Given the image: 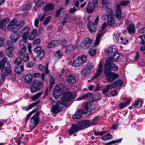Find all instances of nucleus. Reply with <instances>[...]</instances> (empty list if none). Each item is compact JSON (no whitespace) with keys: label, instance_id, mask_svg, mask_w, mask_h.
Listing matches in <instances>:
<instances>
[{"label":"nucleus","instance_id":"obj_1","mask_svg":"<svg viewBox=\"0 0 145 145\" xmlns=\"http://www.w3.org/2000/svg\"><path fill=\"white\" fill-rule=\"evenodd\" d=\"M73 98L71 93H65L62 97L61 101H58L55 105H52L50 111L53 113L59 112L65 107H67V103Z\"/></svg>","mask_w":145,"mask_h":145},{"label":"nucleus","instance_id":"obj_2","mask_svg":"<svg viewBox=\"0 0 145 145\" xmlns=\"http://www.w3.org/2000/svg\"><path fill=\"white\" fill-rule=\"evenodd\" d=\"M10 62L5 57H4L0 61V68H2L1 75L2 80L5 79L6 76L11 72Z\"/></svg>","mask_w":145,"mask_h":145},{"label":"nucleus","instance_id":"obj_3","mask_svg":"<svg viewBox=\"0 0 145 145\" xmlns=\"http://www.w3.org/2000/svg\"><path fill=\"white\" fill-rule=\"evenodd\" d=\"M129 1H121L120 3L117 4L116 7V16L119 20H121L123 17L121 16L122 13L121 10V6H125L129 3Z\"/></svg>","mask_w":145,"mask_h":145},{"label":"nucleus","instance_id":"obj_4","mask_svg":"<svg viewBox=\"0 0 145 145\" xmlns=\"http://www.w3.org/2000/svg\"><path fill=\"white\" fill-rule=\"evenodd\" d=\"M40 114L39 112H37L36 114L31 118L30 121V130L27 131L29 132L33 129L37 125L39 121V116Z\"/></svg>","mask_w":145,"mask_h":145},{"label":"nucleus","instance_id":"obj_5","mask_svg":"<svg viewBox=\"0 0 145 145\" xmlns=\"http://www.w3.org/2000/svg\"><path fill=\"white\" fill-rule=\"evenodd\" d=\"M118 69V67L113 63L107 60L104 65V71L111 72L110 71H117Z\"/></svg>","mask_w":145,"mask_h":145},{"label":"nucleus","instance_id":"obj_6","mask_svg":"<svg viewBox=\"0 0 145 145\" xmlns=\"http://www.w3.org/2000/svg\"><path fill=\"white\" fill-rule=\"evenodd\" d=\"M65 87L62 85V84L60 86H56L54 88L53 93L54 97L57 99L64 92Z\"/></svg>","mask_w":145,"mask_h":145},{"label":"nucleus","instance_id":"obj_7","mask_svg":"<svg viewBox=\"0 0 145 145\" xmlns=\"http://www.w3.org/2000/svg\"><path fill=\"white\" fill-rule=\"evenodd\" d=\"M87 58L86 55H80L73 61L72 63L73 66L76 67L83 65L86 62Z\"/></svg>","mask_w":145,"mask_h":145},{"label":"nucleus","instance_id":"obj_8","mask_svg":"<svg viewBox=\"0 0 145 145\" xmlns=\"http://www.w3.org/2000/svg\"><path fill=\"white\" fill-rule=\"evenodd\" d=\"M104 73L106 77V80L110 83L112 82L119 76L118 74L114 72L104 71Z\"/></svg>","mask_w":145,"mask_h":145},{"label":"nucleus","instance_id":"obj_9","mask_svg":"<svg viewBox=\"0 0 145 145\" xmlns=\"http://www.w3.org/2000/svg\"><path fill=\"white\" fill-rule=\"evenodd\" d=\"M106 26L107 24L106 23L104 22L103 23L101 27V30L99 31L97 36L94 43L95 46H97L99 43L100 38L105 33L104 30L106 27Z\"/></svg>","mask_w":145,"mask_h":145},{"label":"nucleus","instance_id":"obj_10","mask_svg":"<svg viewBox=\"0 0 145 145\" xmlns=\"http://www.w3.org/2000/svg\"><path fill=\"white\" fill-rule=\"evenodd\" d=\"M93 40L89 37L87 38L84 39L82 42L79 46L78 49H86L89 47L91 44Z\"/></svg>","mask_w":145,"mask_h":145},{"label":"nucleus","instance_id":"obj_11","mask_svg":"<svg viewBox=\"0 0 145 145\" xmlns=\"http://www.w3.org/2000/svg\"><path fill=\"white\" fill-rule=\"evenodd\" d=\"M5 48L6 49L7 54H12L13 53L14 48L12 43L9 40H7L5 43Z\"/></svg>","mask_w":145,"mask_h":145},{"label":"nucleus","instance_id":"obj_12","mask_svg":"<svg viewBox=\"0 0 145 145\" xmlns=\"http://www.w3.org/2000/svg\"><path fill=\"white\" fill-rule=\"evenodd\" d=\"M77 123L80 130L83 129L91 125V121L89 120L82 121Z\"/></svg>","mask_w":145,"mask_h":145},{"label":"nucleus","instance_id":"obj_13","mask_svg":"<svg viewBox=\"0 0 145 145\" xmlns=\"http://www.w3.org/2000/svg\"><path fill=\"white\" fill-rule=\"evenodd\" d=\"M30 28L28 26H26L22 29L20 31L22 37L27 38V37L30 33Z\"/></svg>","mask_w":145,"mask_h":145},{"label":"nucleus","instance_id":"obj_14","mask_svg":"<svg viewBox=\"0 0 145 145\" xmlns=\"http://www.w3.org/2000/svg\"><path fill=\"white\" fill-rule=\"evenodd\" d=\"M17 22V20L14 19L11 20L8 24L7 28V29L9 31H11L13 32H16L17 31H14V29L16 28L15 23Z\"/></svg>","mask_w":145,"mask_h":145},{"label":"nucleus","instance_id":"obj_15","mask_svg":"<svg viewBox=\"0 0 145 145\" xmlns=\"http://www.w3.org/2000/svg\"><path fill=\"white\" fill-rule=\"evenodd\" d=\"M79 129L77 123L72 124L71 129L68 131V133L69 135H71L77 132Z\"/></svg>","mask_w":145,"mask_h":145},{"label":"nucleus","instance_id":"obj_16","mask_svg":"<svg viewBox=\"0 0 145 145\" xmlns=\"http://www.w3.org/2000/svg\"><path fill=\"white\" fill-rule=\"evenodd\" d=\"M98 69L95 75L92 78H95L101 75L103 72V65L101 61H100L98 66Z\"/></svg>","mask_w":145,"mask_h":145},{"label":"nucleus","instance_id":"obj_17","mask_svg":"<svg viewBox=\"0 0 145 145\" xmlns=\"http://www.w3.org/2000/svg\"><path fill=\"white\" fill-rule=\"evenodd\" d=\"M33 75L29 73L26 74L24 78L25 82L27 84L31 85L32 82Z\"/></svg>","mask_w":145,"mask_h":145},{"label":"nucleus","instance_id":"obj_18","mask_svg":"<svg viewBox=\"0 0 145 145\" xmlns=\"http://www.w3.org/2000/svg\"><path fill=\"white\" fill-rule=\"evenodd\" d=\"M88 28L89 31L91 33L95 32L96 31V28L93 23L91 22H89L88 24Z\"/></svg>","mask_w":145,"mask_h":145},{"label":"nucleus","instance_id":"obj_19","mask_svg":"<svg viewBox=\"0 0 145 145\" xmlns=\"http://www.w3.org/2000/svg\"><path fill=\"white\" fill-rule=\"evenodd\" d=\"M76 48L75 46L73 44L69 45L66 46L65 49V54H70L71 52L74 50Z\"/></svg>","mask_w":145,"mask_h":145},{"label":"nucleus","instance_id":"obj_20","mask_svg":"<svg viewBox=\"0 0 145 145\" xmlns=\"http://www.w3.org/2000/svg\"><path fill=\"white\" fill-rule=\"evenodd\" d=\"M93 106L92 102H87L85 104L84 107L88 112H91V110L94 109V108L93 107Z\"/></svg>","mask_w":145,"mask_h":145},{"label":"nucleus","instance_id":"obj_21","mask_svg":"<svg viewBox=\"0 0 145 145\" xmlns=\"http://www.w3.org/2000/svg\"><path fill=\"white\" fill-rule=\"evenodd\" d=\"M24 67L22 65L16 66L14 68V72L18 74H20L24 71Z\"/></svg>","mask_w":145,"mask_h":145},{"label":"nucleus","instance_id":"obj_22","mask_svg":"<svg viewBox=\"0 0 145 145\" xmlns=\"http://www.w3.org/2000/svg\"><path fill=\"white\" fill-rule=\"evenodd\" d=\"M66 82L69 84H72L76 81V78L74 76L70 75L66 80Z\"/></svg>","mask_w":145,"mask_h":145},{"label":"nucleus","instance_id":"obj_23","mask_svg":"<svg viewBox=\"0 0 145 145\" xmlns=\"http://www.w3.org/2000/svg\"><path fill=\"white\" fill-rule=\"evenodd\" d=\"M34 3L35 5L34 8L35 10H37V8L41 7L44 4V2L42 0H34Z\"/></svg>","mask_w":145,"mask_h":145},{"label":"nucleus","instance_id":"obj_24","mask_svg":"<svg viewBox=\"0 0 145 145\" xmlns=\"http://www.w3.org/2000/svg\"><path fill=\"white\" fill-rule=\"evenodd\" d=\"M25 22L24 21H22L17 22L15 24L16 28L14 29V31H17L21 28L25 24Z\"/></svg>","mask_w":145,"mask_h":145},{"label":"nucleus","instance_id":"obj_25","mask_svg":"<svg viewBox=\"0 0 145 145\" xmlns=\"http://www.w3.org/2000/svg\"><path fill=\"white\" fill-rule=\"evenodd\" d=\"M84 112L83 109H80L77 111L75 114L73 116L74 119H79L82 116V114Z\"/></svg>","mask_w":145,"mask_h":145},{"label":"nucleus","instance_id":"obj_26","mask_svg":"<svg viewBox=\"0 0 145 145\" xmlns=\"http://www.w3.org/2000/svg\"><path fill=\"white\" fill-rule=\"evenodd\" d=\"M54 5L53 3H49L43 8L44 11L47 12L52 10L54 8Z\"/></svg>","mask_w":145,"mask_h":145},{"label":"nucleus","instance_id":"obj_27","mask_svg":"<svg viewBox=\"0 0 145 145\" xmlns=\"http://www.w3.org/2000/svg\"><path fill=\"white\" fill-rule=\"evenodd\" d=\"M143 103V101L141 100H137L135 102V104L132 106V107L133 108H140L142 106Z\"/></svg>","mask_w":145,"mask_h":145},{"label":"nucleus","instance_id":"obj_28","mask_svg":"<svg viewBox=\"0 0 145 145\" xmlns=\"http://www.w3.org/2000/svg\"><path fill=\"white\" fill-rule=\"evenodd\" d=\"M95 8L94 7L91 6V2H89L86 8V10L88 13H91L93 12Z\"/></svg>","mask_w":145,"mask_h":145},{"label":"nucleus","instance_id":"obj_29","mask_svg":"<svg viewBox=\"0 0 145 145\" xmlns=\"http://www.w3.org/2000/svg\"><path fill=\"white\" fill-rule=\"evenodd\" d=\"M82 75L84 77H86L88 76L91 73L84 67L82 70L81 72Z\"/></svg>","mask_w":145,"mask_h":145},{"label":"nucleus","instance_id":"obj_30","mask_svg":"<svg viewBox=\"0 0 145 145\" xmlns=\"http://www.w3.org/2000/svg\"><path fill=\"white\" fill-rule=\"evenodd\" d=\"M59 44L57 40H53L49 42L47 45V47L50 48L57 46Z\"/></svg>","mask_w":145,"mask_h":145},{"label":"nucleus","instance_id":"obj_31","mask_svg":"<svg viewBox=\"0 0 145 145\" xmlns=\"http://www.w3.org/2000/svg\"><path fill=\"white\" fill-rule=\"evenodd\" d=\"M34 51L36 54H38L40 51V54H44L45 52L44 50H41L40 46H38L35 48Z\"/></svg>","mask_w":145,"mask_h":145},{"label":"nucleus","instance_id":"obj_32","mask_svg":"<svg viewBox=\"0 0 145 145\" xmlns=\"http://www.w3.org/2000/svg\"><path fill=\"white\" fill-rule=\"evenodd\" d=\"M33 84L39 90L40 89L42 88L43 86V84L40 81L36 80L33 82Z\"/></svg>","mask_w":145,"mask_h":145},{"label":"nucleus","instance_id":"obj_33","mask_svg":"<svg viewBox=\"0 0 145 145\" xmlns=\"http://www.w3.org/2000/svg\"><path fill=\"white\" fill-rule=\"evenodd\" d=\"M115 39H116V40L117 42H118L119 43H122L123 41V38L121 37L120 38V35L121 34L117 32L115 33Z\"/></svg>","mask_w":145,"mask_h":145},{"label":"nucleus","instance_id":"obj_34","mask_svg":"<svg viewBox=\"0 0 145 145\" xmlns=\"http://www.w3.org/2000/svg\"><path fill=\"white\" fill-rule=\"evenodd\" d=\"M108 19V24L109 25H112L115 23V20L113 15H110Z\"/></svg>","mask_w":145,"mask_h":145},{"label":"nucleus","instance_id":"obj_35","mask_svg":"<svg viewBox=\"0 0 145 145\" xmlns=\"http://www.w3.org/2000/svg\"><path fill=\"white\" fill-rule=\"evenodd\" d=\"M10 38L12 41V43L16 42L19 38V37L16 34H12L10 36Z\"/></svg>","mask_w":145,"mask_h":145},{"label":"nucleus","instance_id":"obj_36","mask_svg":"<svg viewBox=\"0 0 145 145\" xmlns=\"http://www.w3.org/2000/svg\"><path fill=\"white\" fill-rule=\"evenodd\" d=\"M38 103V101L34 103L29 105L28 107H23L22 108L23 110H25L26 111L28 110L33 108L34 106L36 105Z\"/></svg>","mask_w":145,"mask_h":145},{"label":"nucleus","instance_id":"obj_37","mask_svg":"<svg viewBox=\"0 0 145 145\" xmlns=\"http://www.w3.org/2000/svg\"><path fill=\"white\" fill-rule=\"evenodd\" d=\"M22 37V39L20 40L19 43V46L20 47H24V46L27 41V38L24 37Z\"/></svg>","mask_w":145,"mask_h":145},{"label":"nucleus","instance_id":"obj_38","mask_svg":"<svg viewBox=\"0 0 145 145\" xmlns=\"http://www.w3.org/2000/svg\"><path fill=\"white\" fill-rule=\"evenodd\" d=\"M84 67L89 71L91 72L92 70L94 68V66L93 65L92 63H88Z\"/></svg>","mask_w":145,"mask_h":145},{"label":"nucleus","instance_id":"obj_39","mask_svg":"<svg viewBox=\"0 0 145 145\" xmlns=\"http://www.w3.org/2000/svg\"><path fill=\"white\" fill-rule=\"evenodd\" d=\"M127 27L129 33H133L135 31V27L133 24H130Z\"/></svg>","mask_w":145,"mask_h":145},{"label":"nucleus","instance_id":"obj_40","mask_svg":"<svg viewBox=\"0 0 145 145\" xmlns=\"http://www.w3.org/2000/svg\"><path fill=\"white\" fill-rule=\"evenodd\" d=\"M43 91H42L41 92L37 93L36 95H34L31 97V99L33 101H35L42 94Z\"/></svg>","mask_w":145,"mask_h":145},{"label":"nucleus","instance_id":"obj_41","mask_svg":"<svg viewBox=\"0 0 145 145\" xmlns=\"http://www.w3.org/2000/svg\"><path fill=\"white\" fill-rule=\"evenodd\" d=\"M7 19H5L2 20L0 22V29H2L3 27L5 26L8 21H7Z\"/></svg>","mask_w":145,"mask_h":145},{"label":"nucleus","instance_id":"obj_42","mask_svg":"<svg viewBox=\"0 0 145 145\" xmlns=\"http://www.w3.org/2000/svg\"><path fill=\"white\" fill-rule=\"evenodd\" d=\"M130 99H129L127 101L120 103V108L121 109L123 108L125 106H127L130 103Z\"/></svg>","mask_w":145,"mask_h":145},{"label":"nucleus","instance_id":"obj_43","mask_svg":"<svg viewBox=\"0 0 145 145\" xmlns=\"http://www.w3.org/2000/svg\"><path fill=\"white\" fill-rule=\"evenodd\" d=\"M92 47L90 48V49L89 51V54H95L96 53L97 50L96 48L95 47L96 46Z\"/></svg>","mask_w":145,"mask_h":145},{"label":"nucleus","instance_id":"obj_44","mask_svg":"<svg viewBox=\"0 0 145 145\" xmlns=\"http://www.w3.org/2000/svg\"><path fill=\"white\" fill-rule=\"evenodd\" d=\"M112 138V135L109 133H108L106 135L103 137H102V140H106L111 139Z\"/></svg>","mask_w":145,"mask_h":145},{"label":"nucleus","instance_id":"obj_45","mask_svg":"<svg viewBox=\"0 0 145 145\" xmlns=\"http://www.w3.org/2000/svg\"><path fill=\"white\" fill-rule=\"evenodd\" d=\"M22 61V58L21 57H18L16 58L14 61L15 64L17 65H19L21 64Z\"/></svg>","mask_w":145,"mask_h":145},{"label":"nucleus","instance_id":"obj_46","mask_svg":"<svg viewBox=\"0 0 145 145\" xmlns=\"http://www.w3.org/2000/svg\"><path fill=\"white\" fill-rule=\"evenodd\" d=\"M116 55H112V56L108 58V60L110 61H114L115 62L118 59L119 56H118L115 58Z\"/></svg>","mask_w":145,"mask_h":145},{"label":"nucleus","instance_id":"obj_47","mask_svg":"<svg viewBox=\"0 0 145 145\" xmlns=\"http://www.w3.org/2000/svg\"><path fill=\"white\" fill-rule=\"evenodd\" d=\"M92 94L91 93H88L85 94L83 95L81 97L78 98V100H81L83 99H86L87 98L91 96Z\"/></svg>","mask_w":145,"mask_h":145},{"label":"nucleus","instance_id":"obj_48","mask_svg":"<svg viewBox=\"0 0 145 145\" xmlns=\"http://www.w3.org/2000/svg\"><path fill=\"white\" fill-rule=\"evenodd\" d=\"M113 52V49L112 48L109 47L108 48L106 49L105 50V54H111Z\"/></svg>","mask_w":145,"mask_h":145},{"label":"nucleus","instance_id":"obj_49","mask_svg":"<svg viewBox=\"0 0 145 145\" xmlns=\"http://www.w3.org/2000/svg\"><path fill=\"white\" fill-rule=\"evenodd\" d=\"M108 0H102V8L105 9L107 7Z\"/></svg>","mask_w":145,"mask_h":145},{"label":"nucleus","instance_id":"obj_50","mask_svg":"<svg viewBox=\"0 0 145 145\" xmlns=\"http://www.w3.org/2000/svg\"><path fill=\"white\" fill-rule=\"evenodd\" d=\"M22 8L23 9L25 10H28L31 9V5L29 4H26L24 5Z\"/></svg>","mask_w":145,"mask_h":145},{"label":"nucleus","instance_id":"obj_51","mask_svg":"<svg viewBox=\"0 0 145 145\" xmlns=\"http://www.w3.org/2000/svg\"><path fill=\"white\" fill-rule=\"evenodd\" d=\"M115 86H121L123 85V83L122 81L120 80H118L114 82Z\"/></svg>","mask_w":145,"mask_h":145},{"label":"nucleus","instance_id":"obj_52","mask_svg":"<svg viewBox=\"0 0 145 145\" xmlns=\"http://www.w3.org/2000/svg\"><path fill=\"white\" fill-rule=\"evenodd\" d=\"M108 5L107 6V7L105 9H103L102 7V8L104 10H106L107 11V13H108V15H113V11L112 9H111L110 8H108Z\"/></svg>","mask_w":145,"mask_h":145},{"label":"nucleus","instance_id":"obj_53","mask_svg":"<svg viewBox=\"0 0 145 145\" xmlns=\"http://www.w3.org/2000/svg\"><path fill=\"white\" fill-rule=\"evenodd\" d=\"M31 92L34 93L37 91L39 89L33 84L31 87L30 88Z\"/></svg>","mask_w":145,"mask_h":145},{"label":"nucleus","instance_id":"obj_54","mask_svg":"<svg viewBox=\"0 0 145 145\" xmlns=\"http://www.w3.org/2000/svg\"><path fill=\"white\" fill-rule=\"evenodd\" d=\"M26 50V47H24L19 51V54H23L25 52Z\"/></svg>","mask_w":145,"mask_h":145},{"label":"nucleus","instance_id":"obj_55","mask_svg":"<svg viewBox=\"0 0 145 145\" xmlns=\"http://www.w3.org/2000/svg\"><path fill=\"white\" fill-rule=\"evenodd\" d=\"M51 17L50 16H48L45 18L44 21L43 22V24L46 25V26L47 24L48 23L49 21L50 20Z\"/></svg>","mask_w":145,"mask_h":145},{"label":"nucleus","instance_id":"obj_56","mask_svg":"<svg viewBox=\"0 0 145 145\" xmlns=\"http://www.w3.org/2000/svg\"><path fill=\"white\" fill-rule=\"evenodd\" d=\"M98 121V118L97 117H95L91 121V125H94L96 124L97 123Z\"/></svg>","mask_w":145,"mask_h":145},{"label":"nucleus","instance_id":"obj_57","mask_svg":"<svg viewBox=\"0 0 145 145\" xmlns=\"http://www.w3.org/2000/svg\"><path fill=\"white\" fill-rule=\"evenodd\" d=\"M5 39L2 37H0V47L3 46L4 44Z\"/></svg>","mask_w":145,"mask_h":145},{"label":"nucleus","instance_id":"obj_58","mask_svg":"<svg viewBox=\"0 0 145 145\" xmlns=\"http://www.w3.org/2000/svg\"><path fill=\"white\" fill-rule=\"evenodd\" d=\"M106 131L103 132L95 131L94 132V134L95 135H102L106 133Z\"/></svg>","mask_w":145,"mask_h":145},{"label":"nucleus","instance_id":"obj_59","mask_svg":"<svg viewBox=\"0 0 145 145\" xmlns=\"http://www.w3.org/2000/svg\"><path fill=\"white\" fill-rule=\"evenodd\" d=\"M38 109V108H34L33 110L31 112H29L27 115V117L28 118H29Z\"/></svg>","mask_w":145,"mask_h":145},{"label":"nucleus","instance_id":"obj_60","mask_svg":"<svg viewBox=\"0 0 145 145\" xmlns=\"http://www.w3.org/2000/svg\"><path fill=\"white\" fill-rule=\"evenodd\" d=\"M33 63L32 62H29L26 65V67L27 68H31L33 66Z\"/></svg>","mask_w":145,"mask_h":145},{"label":"nucleus","instance_id":"obj_61","mask_svg":"<svg viewBox=\"0 0 145 145\" xmlns=\"http://www.w3.org/2000/svg\"><path fill=\"white\" fill-rule=\"evenodd\" d=\"M109 90L110 89L112 88H114L115 86V85L114 82L106 86Z\"/></svg>","mask_w":145,"mask_h":145},{"label":"nucleus","instance_id":"obj_62","mask_svg":"<svg viewBox=\"0 0 145 145\" xmlns=\"http://www.w3.org/2000/svg\"><path fill=\"white\" fill-rule=\"evenodd\" d=\"M98 0H93L92 2L93 6L94 8H96L97 6L98 5Z\"/></svg>","mask_w":145,"mask_h":145},{"label":"nucleus","instance_id":"obj_63","mask_svg":"<svg viewBox=\"0 0 145 145\" xmlns=\"http://www.w3.org/2000/svg\"><path fill=\"white\" fill-rule=\"evenodd\" d=\"M63 7L60 8L58 10H56V16L57 17L59 15L61 11L63 10Z\"/></svg>","mask_w":145,"mask_h":145},{"label":"nucleus","instance_id":"obj_64","mask_svg":"<svg viewBox=\"0 0 145 145\" xmlns=\"http://www.w3.org/2000/svg\"><path fill=\"white\" fill-rule=\"evenodd\" d=\"M40 42V40L39 39H35L33 41V44L34 45H37L39 44Z\"/></svg>","mask_w":145,"mask_h":145}]
</instances>
